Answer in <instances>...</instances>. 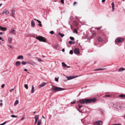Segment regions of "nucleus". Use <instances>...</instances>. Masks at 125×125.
Here are the masks:
<instances>
[{"instance_id":"f257e3e1","label":"nucleus","mask_w":125,"mask_h":125,"mask_svg":"<svg viewBox=\"0 0 125 125\" xmlns=\"http://www.w3.org/2000/svg\"><path fill=\"white\" fill-rule=\"evenodd\" d=\"M96 101V98H94L89 99L86 98L82 99L79 100L80 103L81 104H84L94 103Z\"/></svg>"},{"instance_id":"f03ea898","label":"nucleus","mask_w":125,"mask_h":125,"mask_svg":"<svg viewBox=\"0 0 125 125\" xmlns=\"http://www.w3.org/2000/svg\"><path fill=\"white\" fill-rule=\"evenodd\" d=\"M64 89L59 87L55 86H53L52 89V90L53 92H58L64 90Z\"/></svg>"},{"instance_id":"7ed1b4c3","label":"nucleus","mask_w":125,"mask_h":125,"mask_svg":"<svg viewBox=\"0 0 125 125\" xmlns=\"http://www.w3.org/2000/svg\"><path fill=\"white\" fill-rule=\"evenodd\" d=\"M36 39L40 41L43 42H46V40L45 38L41 36H36Z\"/></svg>"},{"instance_id":"20e7f679","label":"nucleus","mask_w":125,"mask_h":125,"mask_svg":"<svg viewBox=\"0 0 125 125\" xmlns=\"http://www.w3.org/2000/svg\"><path fill=\"white\" fill-rule=\"evenodd\" d=\"M123 40V39L121 38H119L116 39L115 40V41L117 43H120L122 42Z\"/></svg>"},{"instance_id":"39448f33","label":"nucleus","mask_w":125,"mask_h":125,"mask_svg":"<svg viewBox=\"0 0 125 125\" xmlns=\"http://www.w3.org/2000/svg\"><path fill=\"white\" fill-rule=\"evenodd\" d=\"M78 77L77 76H69L66 77V78H67V80H69L73 79L75 78Z\"/></svg>"},{"instance_id":"423d86ee","label":"nucleus","mask_w":125,"mask_h":125,"mask_svg":"<svg viewBox=\"0 0 125 125\" xmlns=\"http://www.w3.org/2000/svg\"><path fill=\"white\" fill-rule=\"evenodd\" d=\"M74 53L78 55L80 53V52L78 48H76L74 50Z\"/></svg>"},{"instance_id":"0eeeda50","label":"nucleus","mask_w":125,"mask_h":125,"mask_svg":"<svg viewBox=\"0 0 125 125\" xmlns=\"http://www.w3.org/2000/svg\"><path fill=\"white\" fill-rule=\"evenodd\" d=\"M103 123L101 121H96L94 123V125H102Z\"/></svg>"},{"instance_id":"6e6552de","label":"nucleus","mask_w":125,"mask_h":125,"mask_svg":"<svg viewBox=\"0 0 125 125\" xmlns=\"http://www.w3.org/2000/svg\"><path fill=\"white\" fill-rule=\"evenodd\" d=\"M9 13V11L7 9H5L2 12V13L3 14H5L7 15Z\"/></svg>"},{"instance_id":"1a4fd4ad","label":"nucleus","mask_w":125,"mask_h":125,"mask_svg":"<svg viewBox=\"0 0 125 125\" xmlns=\"http://www.w3.org/2000/svg\"><path fill=\"white\" fill-rule=\"evenodd\" d=\"M114 107L115 108L119 109L120 107V106L119 104H116L114 105Z\"/></svg>"},{"instance_id":"9d476101","label":"nucleus","mask_w":125,"mask_h":125,"mask_svg":"<svg viewBox=\"0 0 125 125\" xmlns=\"http://www.w3.org/2000/svg\"><path fill=\"white\" fill-rule=\"evenodd\" d=\"M10 33L13 35H15L16 34L15 31L13 28H12L11 29V31Z\"/></svg>"},{"instance_id":"9b49d317","label":"nucleus","mask_w":125,"mask_h":125,"mask_svg":"<svg viewBox=\"0 0 125 125\" xmlns=\"http://www.w3.org/2000/svg\"><path fill=\"white\" fill-rule=\"evenodd\" d=\"M27 63L30 64L33 66L35 65L36 64V63L32 61H30L27 62Z\"/></svg>"},{"instance_id":"f8f14e48","label":"nucleus","mask_w":125,"mask_h":125,"mask_svg":"<svg viewBox=\"0 0 125 125\" xmlns=\"http://www.w3.org/2000/svg\"><path fill=\"white\" fill-rule=\"evenodd\" d=\"M15 14V10H12L11 11V16L14 18V15Z\"/></svg>"},{"instance_id":"ddd939ff","label":"nucleus","mask_w":125,"mask_h":125,"mask_svg":"<svg viewBox=\"0 0 125 125\" xmlns=\"http://www.w3.org/2000/svg\"><path fill=\"white\" fill-rule=\"evenodd\" d=\"M12 38L11 37H8V41L9 43H11L12 42Z\"/></svg>"},{"instance_id":"4468645a","label":"nucleus","mask_w":125,"mask_h":125,"mask_svg":"<svg viewBox=\"0 0 125 125\" xmlns=\"http://www.w3.org/2000/svg\"><path fill=\"white\" fill-rule=\"evenodd\" d=\"M47 84V83H43L42 84H41L39 86V88H41Z\"/></svg>"},{"instance_id":"2eb2a0df","label":"nucleus","mask_w":125,"mask_h":125,"mask_svg":"<svg viewBox=\"0 0 125 125\" xmlns=\"http://www.w3.org/2000/svg\"><path fill=\"white\" fill-rule=\"evenodd\" d=\"M0 30L2 31H6L7 29L6 28H4L0 26Z\"/></svg>"},{"instance_id":"dca6fc26","label":"nucleus","mask_w":125,"mask_h":125,"mask_svg":"<svg viewBox=\"0 0 125 125\" xmlns=\"http://www.w3.org/2000/svg\"><path fill=\"white\" fill-rule=\"evenodd\" d=\"M31 26L32 27H34L35 26V23L34 21L33 20H32L31 21Z\"/></svg>"},{"instance_id":"f3484780","label":"nucleus","mask_w":125,"mask_h":125,"mask_svg":"<svg viewBox=\"0 0 125 125\" xmlns=\"http://www.w3.org/2000/svg\"><path fill=\"white\" fill-rule=\"evenodd\" d=\"M119 96L121 97V98L123 99H125V95L124 94H121Z\"/></svg>"},{"instance_id":"a211bd4d","label":"nucleus","mask_w":125,"mask_h":125,"mask_svg":"<svg viewBox=\"0 0 125 125\" xmlns=\"http://www.w3.org/2000/svg\"><path fill=\"white\" fill-rule=\"evenodd\" d=\"M24 58V57L22 55H20L18 56L17 57V59H23Z\"/></svg>"},{"instance_id":"6ab92c4d","label":"nucleus","mask_w":125,"mask_h":125,"mask_svg":"<svg viewBox=\"0 0 125 125\" xmlns=\"http://www.w3.org/2000/svg\"><path fill=\"white\" fill-rule=\"evenodd\" d=\"M97 40L98 41H100V42H102L103 41V39L101 38V37L99 36L98 37Z\"/></svg>"},{"instance_id":"aec40b11","label":"nucleus","mask_w":125,"mask_h":125,"mask_svg":"<svg viewBox=\"0 0 125 125\" xmlns=\"http://www.w3.org/2000/svg\"><path fill=\"white\" fill-rule=\"evenodd\" d=\"M112 10H114L115 9L114 7V2H112Z\"/></svg>"},{"instance_id":"412c9836","label":"nucleus","mask_w":125,"mask_h":125,"mask_svg":"<svg viewBox=\"0 0 125 125\" xmlns=\"http://www.w3.org/2000/svg\"><path fill=\"white\" fill-rule=\"evenodd\" d=\"M21 64V62L19 61L17 62L16 63V66H19Z\"/></svg>"},{"instance_id":"4be33fe9","label":"nucleus","mask_w":125,"mask_h":125,"mask_svg":"<svg viewBox=\"0 0 125 125\" xmlns=\"http://www.w3.org/2000/svg\"><path fill=\"white\" fill-rule=\"evenodd\" d=\"M42 120L41 119H39L38 120L37 123V125H40L41 123Z\"/></svg>"},{"instance_id":"5701e85b","label":"nucleus","mask_w":125,"mask_h":125,"mask_svg":"<svg viewBox=\"0 0 125 125\" xmlns=\"http://www.w3.org/2000/svg\"><path fill=\"white\" fill-rule=\"evenodd\" d=\"M35 120L37 121L38 119L39 118V116L38 115H36L35 117Z\"/></svg>"},{"instance_id":"b1692460","label":"nucleus","mask_w":125,"mask_h":125,"mask_svg":"<svg viewBox=\"0 0 125 125\" xmlns=\"http://www.w3.org/2000/svg\"><path fill=\"white\" fill-rule=\"evenodd\" d=\"M34 87L33 85H32V89L31 90V92L32 93H33L34 91Z\"/></svg>"},{"instance_id":"393cba45","label":"nucleus","mask_w":125,"mask_h":125,"mask_svg":"<svg viewBox=\"0 0 125 125\" xmlns=\"http://www.w3.org/2000/svg\"><path fill=\"white\" fill-rule=\"evenodd\" d=\"M19 101L18 100H16L15 103H14V106H15L17 104H18L19 103Z\"/></svg>"},{"instance_id":"a878e982","label":"nucleus","mask_w":125,"mask_h":125,"mask_svg":"<svg viewBox=\"0 0 125 125\" xmlns=\"http://www.w3.org/2000/svg\"><path fill=\"white\" fill-rule=\"evenodd\" d=\"M104 69H103L101 68H99L95 69L94 71H99L100 70H104Z\"/></svg>"},{"instance_id":"bb28decb","label":"nucleus","mask_w":125,"mask_h":125,"mask_svg":"<svg viewBox=\"0 0 125 125\" xmlns=\"http://www.w3.org/2000/svg\"><path fill=\"white\" fill-rule=\"evenodd\" d=\"M125 70V69L123 68L119 69L118 70L119 72H122Z\"/></svg>"},{"instance_id":"cd10ccee","label":"nucleus","mask_w":125,"mask_h":125,"mask_svg":"<svg viewBox=\"0 0 125 125\" xmlns=\"http://www.w3.org/2000/svg\"><path fill=\"white\" fill-rule=\"evenodd\" d=\"M100 112H101L102 114L104 112V110L103 109H100Z\"/></svg>"},{"instance_id":"c85d7f7f","label":"nucleus","mask_w":125,"mask_h":125,"mask_svg":"<svg viewBox=\"0 0 125 125\" xmlns=\"http://www.w3.org/2000/svg\"><path fill=\"white\" fill-rule=\"evenodd\" d=\"M59 34L60 36L61 37H63L64 36V35L63 34H61L60 32L59 33Z\"/></svg>"},{"instance_id":"c756f323","label":"nucleus","mask_w":125,"mask_h":125,"mask_svg":"<svg viewBox=\"0 0 125 125\" xmlns=\"http://www.w3.org/2000/svg\"><path fill=\"white\" fill-rule=\"evenodd\" d=\"M62 66L63 67H65L67 66L66 65L64 62H62Z\"/></svg>"},{"instance_id":"7c9ffc66","label":"nucleus","mask_w":125,"mask_h":125,"mask_svg":"<svg viewBox=\"0 0 125 125\" xmlns=\"http://www.w3.org/2000/svg\"><path fill=\"white\" fill-rule=\"evenodd\" d=\"M11 116L12 117L17 118V116L15 115H11Z\"/></svg>"},{"instance_id":"2f4dec72","label":"nucleus","mask_w":125,"mask_h":125,"mask_svg":"<svg viewBox=\"0 0 125 125\" xmlns=\"http://www.w3.org/2000/svg\"><path fill=\"white\" fill-rule=\"evenodd\" d=\"M24 87L27 89L28 88V87L27 84H25L24 85Z\"/></svg>"},{"instance_id":"473e14b6","label":"nucleus","mask_w":125,"mask_h":125,"mask_svg":"<svg viewBox=\"0 0 125 125\" xmlns=\"http://www.w3.org/2000/svg\"><path fill=\"white\" fill-rule=\"evenodd\" d=\"M76 102V100H74L73 101H72L71 102V104H74Z\"/></svg>"},{"instance_id":"72a5a7b5","label":"nucleus","mask_w":125,"mask_h":125,"mask_svg":"<svg viewBox=\"0 0 125 125\" xmlns=\"http://www.w3.org/2000/svg\"><path fill=\"white\" fill-rule=\"evenodd\" d=\"M34 20H36L39 23H41V21H40L38 20H37L36 19H34Z\"/></svg>"},{"instance_id":"f704fd0d","label":"nucleus","mask_w":125,"mask_h":125,"mask_svg":"<svg viewBox=\"0 0 125 125\" xmlns=\"http://www.w3.org/2000/svg\"><path fill=\"white\" fill-rule=\"evenodd\" d=\"M27 62H26L25 61H22V64L23 65H25Z\"/></svg>"},{"instance_id":"c9c22d12","label":"nucleus","mask_w":125,"mask_h":125,"mask_svg":"<svg viewBox=\"0 0 125 125\" xmlns=\"http://www.w3.org/2000/svg\"><path fill=\"white\" fill-rule=\"evenodd\" d=\"M73 52L72 50H71L70 52L69 53L71 54H73Z\"/></svg>"},{"instance_id":"e433bc0d","label":"nucleus","mask_w":125,"mask_h":125,"mask_svg":"<svg viewBox=\"0 0 125 125\" xmlns=\"http://www.w3.org/2000/svg\"><path fill=\"white\" fill-rule=\"evenodd\" d=\"M6 123V121H5L4 122V123H2L1 124H0V125H4Z\"/></svg>"},{"instance_id":"4c0bfd02","label":"nucleus","mask_w":125,"mask_h":125,"mask_svg":"<svg viewBox=\"0 0 125 125\" xmlns=\"http://www.w3.org/2000/svg\"><path fill=\"white\" fill-rule=\"evenodd\" d=\"M70 39L72 40H73L74 39V38L72 37H70Z\"/></svg>"},{"instance_id":"58836bf2","label":"nucleus","mask_w":125,"mask_h":125,"mask_svg":"<svg viewBox=\"0 0 125 125\" xmlns=\"http://www.w3.org/2000/svg\"><path fill=\"white\" fill-rule=\"evenodd\" d=\"M73 32L74 33H77V31L76 29H75L73 30Z\"/></svg>"},{"instance_id":"ea45409f","label":"nucleus","mask_w":125,"mask_h":125,"mask_svg":"<svg viewBox=\"0 0 125 125\" xmlns=\"http://www.w3.org/2000/svg\"><path fill=\"white\" fill-rule=\"evenodd\" d=\"M58 79H59V77H58V78L56 77L55 78V81L56 82H58Z\"/></svg>"},{"instance_id":"a19ab883","label":"nucleus","mask_w":125,"mask_h":125,"mask_svg":"<svg viewBox=\"0 0 125 125\" xmlns=\"http://www.w3.org/2000/svg\"><path fill=\"white\" fill-rule=\"evenodd\" d=\"M69 43L70 44H71L73 43V42L72 41H70L69 42Z\"/></svg>"},{"instance_id":"79ce46f5","label":"nucleus","mask_w":125,"mask_h":125,"mask_svg":"<svg viewBox=\"0 0 125 125\" xmlns=\"http://www.w3.org/2000/svg\"><path fill=\"white\" fill-rule=\"evenodd\" d=\"M38 61L39 62H41L42 61V60L41 59H38Z\"/></svg>"},{"instance_id":"37998d69","label":"nucleus","mask_w":125,"mask_h":125,"mask_svg":"<svg viewBox=\"0 0 125 125\" xmlns=\"http://www.w3.org/2000/svg\"><path fill=\"white\" fill-rule=\"evenodd\" d=\"M78 106L79 108L80 109L81 108V107L83 106L82 105H80V104H79L78 105Z\"/></svg>"},{"instance_id":"c03bdc74","label":"nucleus","mask_w":125,"mask_h":125,"mask_svg":"<svg viewBox=\"0 0 125 125\" xmlns=\"http://www.w3.org/2000/svg\"><path fill=\"white\" fill-rule=\"evenodd\" d=\"M14 89V88H12L10 90V92H11L12 91H13Z\"/></svg>"},{"instance_id":"a18cd8bd","label":"nucleus","mask_w":125,"mask_h":125,"mask_svg":"<svg viewBox=\"0 0 125 125\" xmlns=\"http://www.w3.org/2000/svg\"><path fill=\"white\" fill-rule=\"evenodd\" d=\"M50 33L51 34H53L54 33V32L53 31H50Z\"/></svg>"},{"instance_id":"49530a36","label":"nucleus","mask_w":125,"mask_h":125,"mask_svg":"<svg viewBox=\"0 0 125 125\" xmlns=\"http://www.w3.org/2000/svg\"><path fill=\"white\" fill-rule=\"evenodd\" d=\"M24 118H25V116H23V117L21 118V120H23L24 119Z\"/></svg>"},{"instance_id":"de8ad7c7","label":"nucleus","mask_w":125,"mask_h":125,"mask_svg":"<svg viewBox=\"0 0 125 125\" xmlns=\"http://www.w3.org/2000/svg\"><path fill=\"white\" fill-rule=\"evenodd\" d=\"M110 96V95H106L103 97H109Z\"/></svg>"},{"instance_id":"09e8293b","label":"nucleus","mask_w":125,"mask_h":125,"mask_svg":"<svg viewBox=\"0 0 125 125\" xmlns=\"http://www.w3.org/2000/svg\"><path fill=\"white\" fill-rule=\"evenodd\" d=\"M61 2L62 4L64 3V0H61Z\"/></svg>"},{"instance_id":"8fccbe9b","label":"nucleus","mask_w":125,"mask_h":125,"mask_svg":"<svg viewBox=\"0 0 125 125\" xmlns=\"http://www.w3.org/2000/svg\"><path fill=\"white\" fill-rule=\"evenodd\" d=\"M5 86V84H2L1 86V87L2 88H3L4 86Z\"/></svg>"},{"instance_id":"3c124183","label":"nucleus","mask_w":125,"mask_h":125,"mask_svg":"<svg viewBox=\"0 0 125 125\" xmlns=\"http://www.w3.org/2000/svg\"><path fill=\"white\" fill-rule=\"evenodd\" d=\"M38 25L40 27H42V24L41 23H39L38 24Z\"/></svg>"},{"instance_id":"603ef678","label":"nucleus","mask_w":125,"mask_h":125,"mask_svg":"<svg viewBox=\"0 0 125 125\" xmlns=\"http://www.w3.org/2000/svg\"><path fill=\"white\" fill-rule=\"evenodd\" d=\"M102 28V27L100 26L98 28H97V30L99 29H101Z\"/></svg>"},{"instance_id":"864d4df0","label":"nucleus","mask_w":125,"mask_h":125,"mask_svg":"<svg viewBox=\"0 0 125 125\" xmlns=\"http://www.w3.org/2000/svg\"><path fill=\"white\" fill-rule=\"evenodd\" d=\"M7 46L10 48H11L12 47V46L11 45H7Z\"/></svg>"},{"instance_id":"5fc2aeb1","label":"nucleus","mask_w":125,"mask_h":125,"mask_svg":"<svg viewBox=\"0 0 125 125\" xmlns=\"http://www.w3.org/2000/svg\"><path fill=\"white\" fill-rule=\"evenodd\" d=\"M113 125H121L119 124H113Z\"/></svg>"},{"instance_id":"6e6d98bb","label":"nucleus","mask_w":125,"mask_h":125,"mask_svg":"<svg viewBox=\"0 0 125 125\" xmlns=\"http://www.w3.org/2000/svg\"><path fill=\"white\" fill-rule=\"evenodd\" d=\"M37 121L35 120V122L34 123L35 125L37 123Z\"/></svg>"},{"instance_id":"4d7b16f0","label":"nucleus","mask_w":125,"mask_h":125,"mask_svg":"<svg viewBox=\"0 0 125 125\" xmlns=\"http://www.w3.org/2000/svg\"><path fill=\"white\" fill-rule=\"evenodd\" d=\"M62 51L63 52H64L65 51V49H62Z\"/></svg>"},{"instance_id":"13d9d810","label":"nucleus","mask_w":125,"mask_h":125,"mask_svg":"<svg viewBox=\"0 0 125 125\" xmlns=\"http://www.w3.org/2000/svg\"><path fill=\"white\" fill-rule=\"evenodd\" d=\"M105 1V0H102V2H104Z\"/></svg>"},{"instance_id":"bf43d9fd","label":"nucleus","mask_w":125,"mask_h":125,"mask_svg":"<svg viewBox=\"0 0 125 125\" xmlns=\"http://www.w3.org/2000/svg\"><path fill=\"white\" fill-rule=\"evenodd\" d=\"M77 3V2H74V3H73V5H75V4H76Z\"/></svg>"},{"instance_id":"052dcab7","label":"nucleus","mask_w":125,"mask_h":125,"mask_svg":"<svg viewBox=\"0 0 125 125\" xmlns=\"http://www.w3.org/2000/svg\"><path fill=\"white\" fill-rule=\"evenodd\" d=\"M77 110L80 112L82 113V111H80L78 109Z\"/></svg>"},{"instance_id":"680f3d73","label":"nucleus","mask_w":125,"mask_h":125,"mask_svg":"<svg viewBox=\"0 0 125 125\" xmlns=\"http://www.w3.org/2000/svg\"><path fill=\"white\" fill-rule=\"evenodd\" d=\"M76 103H80V101H79V100L77 101V102H76Z\"/></svg>"},{"instance_id":"e2e57ef3","label":"nucleus","mask_w":125,"mask_h":125,"mask_svg":"<svg viewBox=\"0 0 125 125\" xmlns=\"http://www.w3.org/2000/svg\"><path fill=\"white\" fill-rule=\"evenodd\" d=\"M3 34V33L2 32H0V35H2Z\"/></svg>"},{"instance_id":"0e129e2a","label":"nucleus","mask_w":125,"mask_h":125,"mask_svg":"<svg viewBox=\"0 0 125 125\" xmlns=\"http://www.w3.org/2000/svg\"><path fill=\"white\" fill-rule=\"evenodd\" d=\"M24 70L25 71H27V70L26 69H24Z\"/></svg>"},{"instance_id":"69168bd1","label":"nucleus","mask_w":125,"mask_h":125,"mask_svg":"<svg viewBox=\"0 0 125 125\" xmlns=\"http://www.w3.org/2000/svg\"><path fill=\"white\" fill-rule=\"evenodd\" d=\"M2 3L0 4V7L2 5Z\"/></svg>"},{"instance_id":"338daca9","label":"nucleus","mask_w":125,"mask_h":125,"mask_svg":"<svg viewBox=\"0 0 125 125\" xmlns=\"http://www.w3.org/2000/svg\"><path fill=\"white\" fill-rule=\"evenodd\" d=\"M42 117L43 118L45 119V117L43 116H42Z\"/></svg>"},{"instance_id":"774afa93","label":"nucleus","mask_w":125,"mask_h":125,"mask_svg":"<svg viewBox=\"0 0 125 125\" xmlns=\"http://www.w3.org/2000/svg\"><path fill=\"white\" fill-rule=\"evenodd\" d=\"M2 38H1V37H0V40H2Z\"/></svg>"}]
</instances>
